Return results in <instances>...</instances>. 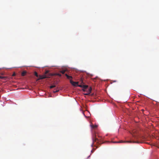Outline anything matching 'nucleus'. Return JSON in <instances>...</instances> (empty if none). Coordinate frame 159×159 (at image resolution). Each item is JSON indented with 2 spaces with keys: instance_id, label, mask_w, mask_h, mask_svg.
<instances>
[{
  "instance_id": "f257e3e1",
  "label": "nucleus",
  "mask_w": 159,
  "mask_h": 159,
  "mask_svg": "<svg viewBox=\"0 0 159 159\" xmlns=\"http://www.w3.org/2000/svg\"><path fill=\"white\" fill-rule=\"evenodd\" d=\"M52 75H51L49 73V71L48 70H46L45 72V74L43 75H39V78L37 80H40L44 79L48 77V76Z\"/></svg>"
},
{
  "instance_id": "f03ea898",
  "label": "nucleus",
  "mask_w": 159,
  "mask_h": 159,
  "mask_svg": "<svg viewBox=\"0 0 159 159\" xmlns=\"http://www.w3.org/2000/svg\"><path fill=\"white\" fill-rule=\"evenodd\" d=\"M115 143H141V142L139 141H120L116 142Z\"/></svg>"
},
{
  "instance_id": "7ed1b4c3",
  "label": "nucleus",
  "mask_w": 159,
  "mask_h": 159,
  "mask_svg": "<svg viewBox=\"0 0 159 159\" xmlns=\"http://www.w3.org/2000/svg\"><path fill=\"white\" fill-rule=\"evenodd\" d=\"M99 139H98L97 138V135H93V143L92 144L91 146H93L94 143L95 142H97V143H98Z\"/></svg>"
},
{
  "instance_id": "20e7f679",
  "label": "nucleus",
  "mask_w": 159,
  "mask_h": 159,
  "mask_svg": "<svg viewBox=\"0 0 159 159\" xmlns=\"http://www.w3.org/2000/svg\"><path fill=\"white\" fill-rule=\"evenodd\" d=\"M70 83L73 86H77L79 82H75L71 80H70Z\"/></svg>"
},
{
  "instance_id": "39448f33",
  "label": "nucleus",
  "mask_w": 159,
  "mask_h": 159,
  "mask_svg": "<svg viewBox=\"0 0 159 159\" xmlns=\"http://www.w3.org/2000/svg\"><path fill=\"white\" fill-rule=\"evenodd\" d=\"M88 85H84V84H83L82 88L84 89H83V91H85V90L86 89H87V88H88Z\"/></svg>"
},
{
  "instance_id": "423d86ee",
  "label": "nucleus",
  "mask_w": 159,
  "mask_h": 159,
  "mask_svg": "<svg viewBox=\"0 0 159 159\" xmlns=\"http://www.w3.org/2000/svg\"><path fill=\"white\" fill-rule=\"evenodd\" d=\"M65 75L68 79L72 78V77L71 76H69L66 74H65Z\"/></svg>"
},
{
  "instance_id": "0eeeda50",
  "label": "nucleus",
  "mask_w": 159,
  "mask_h": 159,
  "mask_svg": "<svg viewBox=\"0 0 159 159\" xmlns=\"http://www.w3.org/2000/svg\"><path fill=\"white\" fill-rule=\"evenodd\" d=\"M91 126L92 128L93 129L97 128L98 127V125H91Z\"/></svg>"
},
{
  "instance_id": "6e6552de",
  "label": "nucleus",
  "mask_w": 159,
  "mask_h": 159,
  "mask_svg": "<svg viewBox=\"0 0 159 159\" xmlns=\"http://www.w3.org/2000/svg\"><path fill=\"white\" fill-rule=\"evenodd\" d=\"M26 73V72L25 71H23L21 73V76H24L25 75Z\"/></svg>"
},
{
  "instance_id": "1a4fd4ad",
  "label": "nucleus",
  "mask_w": 159,
  "mask_h": 159,
  "mask_svg": "<svg viewBox=\"0 0 159 159\" xmlns=\"http://www.w3.org/2000/svg\"><path fill=\"white\" fill-rule=\"evenodd\" d=\"M92 91V88L91 87H90L88 89V91H87V92H88L89 93H90Z\"/></svg>"
},
{
  "instance_id": "9d476101",
  "label": "nucleus",
  "mask_w": 159,
  "mask_h": 159,
  "mask_svg": "<svg viewBox=\"0 0 159 159\" xmlns=\"http://www.w3.org/2000/svg\"><path fill=\"white\" fill-rule=\"evenodd\" d=\"M54 75H58L59 76H61V74H60V73H55Z\"/></svg>"
},
{
  "instance_id": "9b49d317",
  "label": "nucleus",
  "mask_w": 159,
  "mask_h": 159,
  "mask_svg": "<svg viewBox=\"0 0 159 159\" xmlns=\"http://www.w3.org/2000/svg\"><path fill=\"white\" fill-rule=\"evenodd\" d=\"M66 71V70H63L60 71V72L62 74H64Z\"/></svg>"
},
{
  "instance_id": "f8f14e48",
  "label": "nucleus",
  "mask_w": 159,
  "mask_h": 159,
  "mask_svg": "<svg viewBox=\"0 0 159 159\" xmlns=\"http://www.w3.org/2000/svg\"><path fill=\"white\" fill-rule=\"evenodd\" d=\"M59 91V89L54 90L53 91V92L54 93H56L58 92Z\"/></svg>"
},
{
  "instance_id": "ddd939ff",
  "label": "nucleus",
  "mask_w": 159,
  "mask_h": 159,
  "mask_svg": "<svg viewBox=\"0 0 159 159\" xmlns=\"http://www.w3.org/2000/svg\"><path fill=\"white\" fill-rule=\"evenodd\" d=\"M80 82L81 83V84H84V83L83 82V80H82V78H81L80 80Z\"/></svg>"
},
{
  "instance_id": "4468645a",
  "label": "nucleus",
  "mask_w": 159,
  "mask_h": 159,
  "mask_svg": "<svg viewBox=\"0 0 159 159\" xmlns=\"http://www.w3.org/2000/svg\"><path fill=\"white\" fill-rule=\"evenodd\" d=\"M34 74L35 76H36L37 77H38V73L36 72H34Z\"/></svg>"
},
{
  "instance_id": "2eb2a0df",
  "label": "nucleus",
  "mask_w": 159,
  "mask_h": 159,
  "mask_svg": "<svg viewBox=\"0 0 159 159\" xmlns=\"http://www.w3.org/2000/svg\"><path fill=\"white\" fill-rule=\"evenodd\" d=\"M83 85V84L79 85L78 84L77 86L80 87L81 88H82Z\"/></svg>"
},
{
  "instance_id": "dca6fc26",
  "label": "nucleus",
  "mask_w": 159,
  "mask_h": 159,
  "mask_svg": "<svg viewBox=\"0 0 159 159\" xmlns=\"http://www.w3.org/2000/svg\"><path fill=\"white\" fill-rule=\"evenodd\" d=\"M56 86L55 85H52V86H51L50 87V89H52L54 87H55Z\"/></svg>"
},
{
  "instance_id": "f3484780",
  "label": "nucleus",
  "mask_w": 159,
  "mask_h": 159,
  "mask_svg": "<svg viewBox=\"0 0 159 159\" xmlns=\"http://www.w3.org/2000/svg\"><path fill=\"white\" fill-rule=\"evenodd\" d=\"M90 94V93H89L88 92H87L86 93H84V94L85 95H89Z\"/></svg>"
},
{
  "instance_id": "a211bd4d",
  "label": "nucleus",
  "mask_w": 159,
  "mask_h": 159,
  "mask_svg": "<svg viewBox=\"0 0 159 159\" xmlns=\"http://www.w3.org/2000/svg\"><path fill=\"white\" fill-rule=\"evenodd\" d=\"M4 78L3 77L0 76V78L1 79H3Z\"/></svg>"
},
{
  "instance_id": "6ab92c4d",
  "label": "nucleus",
  "mask_w": 159,
  "mask_h": 159,
  "mask_svg": "<svg viewBox=\"0 0 159 159\" xmlns=\"http://www.w3.org/2000/svg\"><path fill=\"white\" fill-rule=\"evenodd\" d=\"M15 75V73H14L13 75Z\"/></svg>"
}]
</instances>
